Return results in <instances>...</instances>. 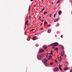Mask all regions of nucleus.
<instances>
[{"label": "nucleus", "instance_id": "44", "mask_svg": "<svg viewBox=\"0 0 72 72\" xmlns=\"http://www.w3.org/2000/svg\"><path fill=\"white\" fill-rule=\"evenodd\" d=\"M53 1H54V0H53Z\"/></svg>", "mask_w": 72, "mask_h": 72}, {"label": "nucleus", "instance_id": "5", "mask_svg": "<svg viewBox=\"0 0 72 72\" xmlns=\"http://www.w3.org/2000/svg\"><path fill=\"white\" fill-rule=\"evenodd\" d=\"M44 50H40L39 52V53H42L43 52H44Z\"/></svg>", "mask_w": 72, "mask_h": 72}, {"label": "nucleus", "instance_id": "8", "mask_svg": "<svg viewBox=\"0 0 72 72\" xmlns=\"http://www.w3.org/2000/svg\"><path fill=\"white\" fill-rule=\"evenodd\" d=\"M58 21H59V19L58 18L57 19L55 20L54 21V22H58Z\"/></svg>", "mask_w": 72, "mask_h": 72}, {"label": "nucleus", "instance_id": "10", "mask_svg": "<svg viewBox=\"0 0 72 72\" xmlns=\"http://www.w3.org/2000/svg\"><path fill=\"white\" fill-rule=\"evenodd\" d=\"M61 14H62V11H59L58 12V14L59 15H61Z\"/></svg>", "mask_w": 72, "mask_h": 72}, {"label": "nucleus", "instance_id": "41", "mask_svg": "<svg viewBox=\"0 0 72 72\" xmlns=\"http://www.w3.org/2000/svg\"><path fill=\"white\" fill-rule=\"evenodd\" d=\"M71 72H72V69L71 70Z\"/></svg>", "mask_w": 72, "mask_h": 72}, {"label": "nucleus", "instance_id": "34", "mask_svg": "<svg viewBox=\"0 0 72 72\" xmlns=\"http://www.w3.org/2000/svg\"><path fill=\"white\" fill-rule=\"evenodd\" d=\"M42 22H44V20H41Z\"/></svg>", "mask_w": 72, "mask_h": 72}, {"label": "nucleus", "instance_id": "42", "mask_svg": "<svg viewBox=\"0 0 72 72\" xmlns=\"http://www.w3.org/2000/svg\"><path fill=\"white\" fill-rule=\"evenodd\" d=\"M43 18H44V17H43Z\"/></svg>", "mask_w": 72, "mask_h": 72}, {"label": "nucleus", "instance_id": "28", "mask_svg": "<svg viewBox=\"0 0 72 72\" xmlns=\"http://www.w3.org/2000/svg\"><path fill=\"white\" fill-rule=\"evenodd\" d=\"M51 14H50V17H51Z\"/></svg>", "mask_w": 72, "mask_h": 72}, {"label": "nucleus", "instance_id": "12", "mask_svg": "<svg viewBox=\"0 0 72 72\" xmlns=\"http://www.w3.org/2000/svg\"><path fill=\"white\" fill-rule=\"evenodd\" d=\"M60 66H59V68L60 69V70H61V71H62V67L61 66H60V65H59Z\"/></svg>", "mask_w": 72, "mask_h": 72}, {"label": "nucleus", "instance_id": "22", "mask_svg": "<svg viewBox=\"0 0 72 72\" xmlns=\"http://www.w3.org/2000/svg\"><path fill=\"white\" fill-rule=\"evenodd\" d=\"M52 52H53V51H52L51 52L49 53L50 55H51V54H52Z\"/></svg>", "mask_w": 72, "mask_h": 72}, {"label": "nucleus", "instance_id": "36", "mask_svg": "<svg viewBox=\"0 0 72 72\" xmlns=\"http://www.w3.org/2000/svg\"><path fill=\"white\" fill-rule=\"evenodd\" d=\"M29 9H30V6H29Z\"/></svg>", "mask_w": 72, "mask_h": 72}, {"label": "nucleus", "instance_id": "40", "mask_svg": "<svg viewBox=\"0 0 72 72\" xmlns=\"http://www.w3.org/2000/svg\"><path fill=\"white\" fill-rule=\"evenodd\" d=\"M42 23H41V25H42Z\"/></svg>", "mask_w": 72, "mask_h": 72}, {"label": "nucleus", "instance_id": "7", "mask_svg": "<svg viewBox=\"0 0 72 72\" xmlns=\"http://www.w3.org/2000/svg\"><path fill=\"white\" fill-rule=\"evenodd\" d=\"M28 21H27L25 23L26 26H27H27H28Z\"/></svg>", "mask_w": 72, "mask_h": 72}, {"label": "nucleus", "instance_id": "3", "mask_svg": "<svg viewBox=\"0 0 72 72\" xmlns=\"http://www.w3.org/2000/svg\"><path fill=\"white\" fill-rule=\"evenodd\" d=\"M54 71L55 72H58L59 71V68H55L54 69Z\"/></svg>", "mask_w": 72, "mask_h": 72}, {"label": "nucleus", "instance_id": "32", "mask_svg": "<svg viewBox=\"0 0 72 72\" xmlns=\"http://www.w3.org/2000/svg\"><path fill=\"white\" fill-rule=\"evenodd\" d=\"M46 58H48V55H47Z\"/></svg>", "mask_w": 72, "mask_h": 72}, {"label": "nucleus", "instance_id": "21", "mask_svg": "<svg viewBox=\"0 0 72 72\" xmlns=\"http://www.w3.org/2000/svg\"><path fill=\"white\" fill-rule=\"evenodd\" d=\"M46 24H47V22H46V21H45V22H44V25H45Z\"/></svg>", "mask_w": 72, "mask_h": 72}, {"label": "nucleus", "instance_id": "23", "mask_svg": "<svg viewBox=\"0 0 72 72\" xmlns=\"http://www.w3.org/2000/svg\"><path fill=\"white\" fill-rule=\"evenodd\" d=\"M53 63H54L53 62H51L50 63V65H53Z\"/></svg>", "mask_w": 72, "mask_h": 72}, {"label": "nucleus", "instance_id": "25", "mask_svg": "<svg viewBox=\"0 0 72 72\" xmlns=\"http://www.w3.org/2000/svg\"><path fill=\"white\" fill-rule=\"evenodd\" d=\"M56 16V14H55L54 15L53 17H55V16Z\"/></svg>", "mask_w": 72, "mask_h": 72}, {"label": "nucleus", "instance_id": "37", "mask_svg": "<svg viewBox=\"0 0 72 72\" xmlns=\"http://www.w3.org/2000/svg\"><path fill=\"white\" fill-rule=\"evenodd\" d=\"M39 19H41V16L39 17Z\"/></svg>", "mask_w": 72, "mask_h": 72}, {"label": "nucleus", "instance_id": "6", "mask_svg": "<svg viewBox=\"0 0 72 72\" xmlns=\"http://www.w3.org/2000/svg\"><path fill=\"white\" fill-rule=\"evenodd\" d=\"M61 55L62 57H63L64 55V51H62L61 52Z\"/></svg>", "mask_w": 72, "mask_h": 72}, {"label": "nucleus", "instance_id": "18", "mask_svg": "<svg viewBox=\"0 0 72 72\" xmlns=\"http://www.w3.org/2000/svg\"><path fill=\"white\" fill-rule=\"evenodd\" d=\"M36 37H34L33 38V40H36Z\"/></svg>", "mask_w": 72, "mask_h": 72}, {"label": "nucleus", "instance_id": "45", "mask_svg": "<svg viewBox=\"0 0 72 72\" xmlns=\"http://www.w3.org/2000/svg\"><path fill=\"white\" fill-rule=\"evenodd\" d=\"M62 0H61V1H62Z\"/></svg>", "mask_w": 72, "mask_h": 72}, {"label": "nucleus", "instance_id": "31", "mask_svg": "<svg viewBox=\"0 0 72 72\" xmlns=\"http://www.w3.org/2000/svg\"><path fill=\"white\" fill-rule=\"evenodd\" d=\"M50 26H51V25L50 24H49L48 25V27H50Z\"/></svg>", "mask_w": 72, "mask_h": 72}, {"label": "nucleus", "instance_id": "29", "mask_svg": "<svg viewBox=\"0 0 72 72\" xmlns=\"http://www.w3.org/2000/svg\"><path fill=\"white\" fill-rule=\"evenodd\" d=\"M27 19H28V17H26V20H27Z\"/></svg>", "mask_w": 72, "mask_h": 72}, {"label": "nucleus", "instance_id": "11", "mask_svg": "<svg viewBox=\"0 0 72 72\" xmlns=\"http://www.w3.org/2000/svg\"><path fill=\"white\" fill-rule=\"evenodd\" d=\"M43 48L44 49H46L47 48V47H46V46H44Z\"/></svg>", "mask_w": 72, "mask_h": 72}, {"label": "nucleus", "instance_id": "20", "mask_svg": "<svg viewBox=\"0 0 72 72\" xmlns=\"http://www.w3.org/2000/svg\"><path fill=\"white\" fill-rule=\"evenodd\" d=\"M49 57L50 58H52V56H51V55H50L49 56Z\"/></svg>", "mask_w": 72, "mask_h": 72}, {"label": "nucleus", "instance_id": "35", "mask_svg": "<svg viewBox=\"0 0 72 72\" xmlns=\"http://www.w3.org/2000/svg\"><path fill=\"white\" fill-rule=\"evenodd\" d=\"M43 30V28H41V30Z\"/></svg>", "mask_w": 72, "mask_h": 72}, {"label": "nucleus", "instance_id": "43", "mask_svg": "<svg viewBox=\"0 0 72 72\" xmlns=\"http://www.w3.org/2000/svg\"><path fill=\"white\" fill-rule=\"evenodd\" d=\"M40 26H41V25H40Z\"/></svg>", "mask_w": 72, "mask_h": 72}, {"label": "nucleus", "instance_id": "17", "mask_svg": "<svg viewBox=\"0 0 72 72\" xmlns=\"http://www.w3.org/2000/svg\"><path fill=\"white\" fill-rule=\"evenodd\" d=\"M54 50H58V48H54Z\"/></svg>", "mask_w": 72, "mask_h": 72}, {"label": "nucleus", "instance_id": "1", "mask_svg": "<svg viewBox=\"0 0 72 72\" xmlns=\"http://www.w3.org/2000/svg\"><path fill=\"white\" fill-rule=\"evenodd\" d=\"M44 57V54H41L37 56L38 59H39V60H41V58H43Z\"/></svg>", "mask_w": 72, "mask_h": 72}, {"label": "nucleus", "instance_id": "33", "mask_svg": "<svg viewBox=\"0 0 72 72\" xmlns=\"http://www.w3.org/2000/svg\"><path fill=\"white\" fill-rule=\"evenodd\" d=\"M55 48V47H52V49H54Z\"/></svg>", "mask_w": 72, "mask_h": 72}, {"label": "nucleus", "instance_id": "2", "mask_svg": "<svg viewBox=\"0 0 72 72\" xmlns=\"http://www.w3.org/2000/svg\"><path fill=\"white\" fill-rule=\"evenodd\" d=\"M58 45V43L57 42H55L51 44H50V46H57Z\"/></svg>", "mask_w": 72, "mask_h": 72}, {"label": "nucleus", "instance_id": "38", "mask_svg": "<svg viewBox=\"0 0 72 72\" xmlns=\"http://www.w3.org/2000/svg\"><path fill=\"white\" fill-rule=\"evenodd\" d=\"M33 0H30V1H33Z\"/></svg>", "mask_w": 72, "mask_h": 72}, {"label": "nucleus", "instance_id": "9", "mask_svg": "<svg viewBox=\"0 0 72 72\" xmlns=\"http://www.w3.org/2000/svg\"><path fill=\"white\" fill-rule=\"evenodd\" d=\"M48 33H50L51 32V29H49L48 30Z\"/></svg>", "mask_w": 72, "mask_h": 72}, {"label": "nucleus", "instance_id": "24", "mask_svg": "<svg viewBox=\"0 0 72 72\" xmlns=\"http://www.w3.org/2000/svg\"><path fill=\"white\" fill-rule=\"evenodd\" d=\"M47 13V12H45L44 13V14H46Z\"/></svg>", "mask_w": 72, "mask_h": 72}, {"label": "nucleus", "instance_id": "14", "mask_svg": "<svg viewBox=\"0 0 72 72\" xmlns=\"http://www.w3.org/2000/svg\"><path fill=\"white\" fill-rule=\"evenodd\" d=\"M67 69H68V68L67 67H66L64 68V71H66Z\"/></svg>", "mask_w": 72, "mask_h": 72}, {"label": "nucleus", "instance_id": "16", "mask_svg": "<svg viewBox=\"0 0 72 72\" xmlns=\"http://www.w3.org/2000/svg\"><path fill=\"white\" fill-rule=\"evenodd\" d=\"M60 1H61V0H59L57 2V4H58L60 2Z\"/></svg>", "mask_w": 72, "mask_h": 72}, {"label": "nucleus", "instance_id": "4", "mask_svg": "<svg viewBox=\"0 0 72 72\" xmlns=\"http://www.w3.org/2000/svg\"><path fill=\"white\" fill-rule=\"evenodd\" d=\"M42 62L43 63H46L48 62V60L45 59L44 60H42Z\"/></svg>", "mask_w": 72, "mask_h": 72}, {"label": "nucleus", "instance_id": "13", "mask_svg": "<svg viewBox=\"0 0 72 72\" xmlns=\"http://www.w3.org/2000/svg\"><path fill=\"white\" fill-rule=\"evenodd\" d=\"M60 59L58 60L59 61V62H61V60H62V58H61V57L60 56Z\"/></svg>", "mask_w": 72, "mask_h": 72}, {"label": "nucleus", "instance_id": "26", "mask_svg": "<svg viewBox=\"0 0 72 72\" xmlns=\"http://www.w3.org/2000/svg\"><path fill=\"white\" fill-rule=\"evenodd\" d=\"M48 64H45V66H47V65H48Z\"/></svg>", "mask_w": 72, "mask_h": 72}, {"label": "nucleus", "instance_id": "30", "mask_svg": "<svg viewBox=\"0 0 72 72\" xmlns=\"http://www.w3.org/2000/svg\"><path fill=\"white\" fill-rule=\"evenodd\" d=\"M50 58H48V60H50Z\"/></svg>", "mask_w": 72, "mask_h": 72}, {"label": "nucleus", "instance_id": "19", "mask_svg": "<svg viewBox=\"0 0 72 72\" xmlns=\"http://www.w3.org/2000/svg\"><path fill=\"white\" fill-rule=\"evenodd\" d=\"M59 24L58 23L56 25V27H59Z\"/></svg>", "mask_w": 72, "mask_h": 72}, {"label": "nucleus", "instance_id": "15", "mask_svg": "<svg viewBox=\"0 0 72 72\" xmlns=\"http://www.w3.org/2000/svg\"><path fill=\"white\" fill-rule=\"evenodd\" d=\"M44 10H45V8H42V9L41 10V11H40V13H41V12H42L43 11H44Z\"/></svg>", "mask_w": 72, "mask_h": 72}, {"label": "nucleus", "instance_id": "27", "mask_svg": "<svg viewBox=\"0 0 72 72\" xmlns=\"http://www.w3.org/2000/svg\"><path fill=\"white\" fill-rule=\"evenodd\" d=\"M55 61L56 63H58V61L57 60H55Z\"/></svg>", "mask_w": 72, "mask_h": 72}, {"label": "nucleus", "instance_id": "39", "mask_svg": "<svg viewBox=\"0 0 72 72\" xmlns=\"http://www.w3.org/2000/svg\"><path fill=\"white\" fill-rule=\"evenodd\" d=\"M33 31V29H32L31 31Z\"/></svg>", "mask_w": 72, "mask_h": 72}]
</instances>
